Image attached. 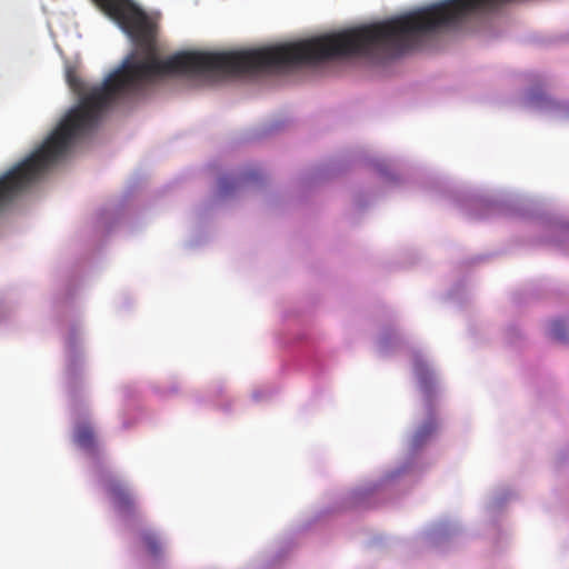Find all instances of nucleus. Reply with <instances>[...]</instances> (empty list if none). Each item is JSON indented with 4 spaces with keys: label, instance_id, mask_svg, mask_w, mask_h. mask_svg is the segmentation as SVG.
Masks as SVG:
<instances>
[{
    "label": "nucleus",
    "instance_id": "obj_3",
    "mask_svg": "<svg viewBox=\"0 0 569 569\" xmlns=\"http://www.w3.org/2000/svg\"><path fill=\"white\" fill-rule=\"evenodd\" d=\"M73 441L83 450L93 452L97 447L93 428L87 422L78 423L74 428Z\"/></svg>",
    "mask_w": 569,
    "mask_h": 569
},
{
    "label": "nucleus",
    "instance_id": "obj_6",
    "mask_svg": "<svg viewBox=\"0 0 569 569\" xmlns=\"http://www.w3.org/2000/svg\"><path fill=\"white\" fill-rule=\"evenodd\" d=\"M436 430V422L433 420H430L426 422L423 426H421L418 431L415 435V441L416 443L422 442L425 438H427L429 435H431Z\"/></svg>",
    "mask_w": 569,
    "mask_h": 569
},
{
    "label": "nucleus",
    "instance_id": "obj_2",
    "mask_svg": "<svg viewBox=\"0 0 569 569\" xmlns=\"http://www.w3.org/2000/svg\"><path fill=\"white\" fill-rule=\"evenodd\" d=\"M108 493L121 511H131L133 509L132 497L119 480H110L108 482Z\"/></svg>",
    "mask_w": 569,
    "mask_h": 569
},
{
    "label": "nucleus",
    "instance_id": "obj_7",
    "mask_svg": "<svg viewBox=\"0 0 569 569\" xmlns=\"http://www.w3.org/2000/svg\"><path fill=\"white\" fill-rule=\"evenodd\" d=\"M228 188H229V187H228V184H227L226 180H224V179H223V180H221V189H222L223 191H227V190H228Z\"/></svg>",
    "mask_w": 569,
    "mask_h": 569
},
{
    "label": "nucleus",
    "instance_id": "obj_9",
    "mask_svg": "<svg viewBox=\"0 0 569 569\" xmlns=\"http://www.w3.org/2000/svg\"><path fill=\"white\" fill-rule=\"evenodd\" d=\"M423 389H425V392H428V386L426 382H423Z\"/></svg>",
    "mask_w": 569,
    "mask_h": 569
},
{
    "label": "nucleus",
    "instance_id": "obj_4",
    "mask_svg": "<svg viewBox=\"0 0 569 569\" xmlns=\"http://www.w3.org/2000/svg\"><path fill=\"white\" fill-rule=\"evenodd\" d=\"M141 538H142V541H143L148 552L151 556L157 557L160 555L161 543L158 540V538L156 537V535H153L152 532H143Z\"/></svg>",
    "mask_w": 569,
    "mask_h": 569
},
{
    "label": "nucleus",
    "instance_id": "obj_1",
    "mask_svg": "<svg viewBox=\"0 0 569 569\" xmlns=\"http://www.w3.org/2000/svg\"><path fill=\"white\" fill-rule=\"evenodd\" d=\"M130 37L138 50L130 53L101 86L89 88L74 69L67 82L79 97L54 131L28 158L0 177V189H28L67 156L74 141L91 131L104 109L136 96L159 78L180 74H240L293 67V42L260 49L206 52L181 51L160 59L156 24L132 0H92Z\"/></svg>",
    "mask_w": 569,
    "mask_h": 569
},
{
    "label": "nucleus",
    "instance_id": "obj_5",
    "mask_svg": "<svg viewBox=\"0 0 569 569\" xmlns=\"http://www.w3.org/2000/svg\"><path fill=\"white\" fill-rule=\"evenodd\" d=\"M550 335L556 340H566L568 338V329L562 320H555L550 325Z\"/></svg>",
    "mask_w": 569,
    "mask_h": 569
},
{
    "label": "nucleus",
    "instance_id": "obj_8",
    "mask_svg": "<svg viewBox=\"0 0 569 569\" xmlns=\"http://www.w3.org/2000/svg\"><path fill=\"white\" fill-rule=\"evenodd\" d=\"M256 176H257V173L250 172V173L246 174V179L254 178Z\"/></svg>",
    "mask_w": 569,
    "mask_h": 569
}]
</instances>
